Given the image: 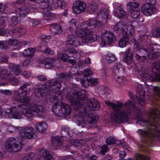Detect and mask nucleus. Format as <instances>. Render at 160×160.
I'll list each match as a JSON object with an SVG mask.
<instances>
[{
  "label": "nucleus",
  "instance_id": "nucleus-63",
  "mask_svg": "<svg viewBox=\"0 0 160 160\" xmlns=\"http://www.w3.org/2000/svg\"><path fill=\"white\" fill-rule=\"evenodd\" d=\"M54 16L53 13L50 12H47L45 15L44 17L46 19L51 20L52 18H54Z\"/></svg>",
  "mask_w": 160,
  "mask_h": 160
},
{
  "label": "nucleus",
  "instance_id": "nucleus-10",
  "mask_svg": "<svg viewBox=\"0 0 160 160\" xmlns=\"http://www.w3.org/2000/svg\"><path fill=\"white\" fill-rule=\"evenodd\" d=\"M31 111L37 113L41 117L44 116L45 112V109L42 106L34 103H31L29 105L28 109L26 108L22 109V111L23 114L28 118L33 117L34 114Z\"/></svg>",
  "mask_w": 160,
  "mask_h": 160
},
{
  "label": "nucleus",
  "instance_id": "nucleus-40",
  "mask_svg": "<svg viewBox=\"0 0 160 160\" xmlns=\"http://www.w3.org/2000/svg\"><path fill=\"white\" fill-rule=\"evenodd\" d=\"M47 128V125L45 122H39L37 124L36 128L38 132H42L45 131Z\"/></svg>",
  "mask_w": 160,
  "mask_h": 160
},
{
  "label": "nucleus",
  "instance_id": "nucleus-2",
  "mask_svg": "<svg viewBox=\"0 0 160 160\" xmlns=\"http://www.w3.org/2000/svg\"><path fill=\"white\" fill-rule=\"evenodd\" d=\"M149 115L150 121L142 118L137 121V123L139 124L143 123L150 126L145 130L139 129L138 132L143 137H156L160 142V130L158 131V127L160 125V111L156 108L153 109L151 110Z\"/></svg>",
  "mask_w": 160,
  "mask_h": 160
},
{
  "label": "nucleus",
  "instance_id": "nucleus-21",
  "mask_svg": "<svg viewBox=\"0 0 160 160\" xmlns=\"http://www.w3.org/2000/svg\"><path fill=\"white\" fill-rule=\"evenodd\" d=\"M130 48L129 47L126 50L123 60L127 64H130L132 61L133 54L130 52Z\"/></svg>",
  "mask_w": 160,
  "mask_h": 160
},
{
  "label": "nucleus",
  "instance_id": "nucleus-59",
  "mask_svg": "<svg viewBox=\"0 0 160 160\" xmlns=\"http://www.w3.org/2000/svg\"><path fill=\"white\" fill-rule=\"evenodd\" d=\"M108 150V146L106 145H103L101 147V150L99 152V153L101 155H104Z\"/></svg>",
  "mask_w": 160,
  "mask_h": 160
},
{
  "label": "nucleus",
  "instance_id": "nucleus-27",
  "mask_svg": "<svg viewBox=\"0 0 160 160\" xmlns=\"http://www.w3.org/2000/svg\"><path fill=\"white\" fill-rule=\"evenodd\" d=\"M40 156L43 158V160H55L52 156L45 148L40 151Z\"/></svg>",
  "mask_w": 160,
  "mask_h": 160
},
{
  "label": "nucleus",
  "instance_id": "nucleus-9",
  "mask_svg": "<svg viewBox=\"0 0 160 160\" xmlns=\"http://www.w3.org/2000/svg\"><path fill=\"white\" fill-rule=\"evenodd\" d=\"M31 111L37 113L41 117L44 116L45 112V109L42 106L34 103H31L29 105L28 109L26 108L22 109V111L23 114L28 118L33 117L34 114Z\"/></svg>",
  "mask_w": 160,
  "mask_h": 160
},
{
  "label": "nucleus",
  "instance_id": "nucleus-11",
  "mask_svg": "<svg viewBox=\"0 0 160 160\" xmlns=\"http://www.w3.org/2000/svg\"><path fill=\"white\" fill-rule=\"evenodd\" d=\"M31 111L37 113L41 117L44 116L45 112V109L42 106L34 103H31L29 105L28 109L26 108L22 109V111L23 114L28 118L33 117L34 114Z\"/></svg>",
  "mask_w": 160,
  "mask_h": 160
},
{
  "label": "nucleus",
  "instance_id": "nucleus-23",
  "mask_svg": "<svg viewBox=\"0 0 160 160\" xmlns=\"http://www.w3.org/2000/svg\"><path fill=\"white\" fill-rule=\"evenodd\" d=\"M65 52L67 57H72L74 58H79L77 55H79L78 52L75 49L72 48H69L65 50Z\"/></svg>",
  "mask_w": 160,
  "mask_h": 160
},
{
  "label": "nucleus",
  "instance_id": "nucleus-51",
  "mask_svg": "<svg viewBox=\"0 0 160 160\" xmlns=\"http://www.w3.org/2000/svg\"><path fill=\"white\" fill-rule=\"evenodd\" d=\"M115 15L119 18H122L126 15V13L124 10L120 12H115Z\"/></svg>",
  "mask_w": 160,
  "mask_h": 160
},
{
  "label": "nucleus",
  "instance_id": "nucleus-64",
  "mask_svg": "<svg viewBox=\"0 0 160 160\" xmlns=\"http://www.w3.org/2000/svg\"><path fill=\"white\" fill-rule=\"evenodd\" d=\"M153 89L154 91V95L160 97V88L157 87H153Z\"/></svg>",
  "mask_w": 160,
  "mask_h": 160
},
{
  "label": "nucleus",
  "instance_id": "nucleus-3",
  "mask_svg": "<svg viewBox=\"0 0 160 160\" xmlns=\"http://www.w3.org/2000/svg\"><path fill=\"white\" fill-rule=\"evenodd\" d=\"M133 42L134 51L136 59L142 62L146 59V56L151 59H154L160 55V47L156 44H149L146 45V48H142L141 45L136 42L133 38L131 40Z\"/></svg>",
  "mask_w": 160,
  "mask_h": 160
},
{
  "label": "nucleus",
  "instance_id": "nucleus-7",
  "mask_svg": "<svg viewBox=\"0 0 160 160\" xmlns=\"http://www.w3.org/2000/svg\"><path fill=\"white\" fill-rule=\"evenodd\" d=\"M31 111L37 113L41 117L44 116L45 112V109L42 106L34 103H31L29 105L28 109L26 108L22 109V111L23 114L28 118L33 117L34 114Z\"/></svg>",
  "mask_w": 160,
  "mask_h": 160
},
{
  "label": "nucleus",
  "instance_id": "nucleus-46",
  "mask_svg": "<svg viewBox=\"0 0 160 160\" xmlns=\"http://www.w3.org/2000/svg\"><path fill=\"white\" fill-rule=\"evenodd\" d=\"M105 59L108 63H111L115 61L116 59L115 56L112 54L108 53L105 57Z\"/></svg>",
  "mask_w": 160,
  "mask_h": 160
},
{
  "label": "nucleus",
  "instance_id": "nucleus-29",
  "mask_svg": "<svg viewBox=\"0 0 160 160\" xmlns=\"http://www.w3.org/2000/svg\"><path fill=\"white\" fill-rule=\"evenodd\" d=\"M113 72L114 75H120L124 72V70L120 63H116L113 66Z\"/></svg>",
  "mask_w": 160,
  "mask_h": 160
},
{
  "label": "nucleus",
  "instance_id": "nucleus-15",
  "mask_svg": "<svg viewBox=\"0 0 160 160\" xmlns=\"http://www.w3.org/2000/svg\"><path fill=\"white\" fill-rule=\"evenodd\" d=\"M86 5L83 2L78 1L76 2L73 6V9L74 11L76 13L79 14L85 11Z\"/></svg>",
  "mask_w": 160,
  "mask_h": 160
},
{
  "label": "nucleus",
  "instance_id": "nucleus-62",
  "mask_svg": "<svg viewBox=\"0 0 160 160\" xmlns=\"http://www.w3.org/2000/svg\"><path fill=\"white\" fill-rule=\"evenodd\" d=\"M135 158L137 160H150L149 158L146 157L144 156L139 154L136 155Z\"/></svg>",
  "mask_w": 160,
  "mask_h": 160
},
{
  "label": "nucleus",
  "instance_id": "nucleus-36",
  "mask_svg": "<svg viewBox=\"0 0 160 160\" xmlns=\"http://www.w3.org/2000/svg\"><path fill=\"white\" fill-rule=\"evenodd\" d=\"M11 73L10 71L4 68H0V77L2 79L9 78Z\"/></svg>",
  "mask_w": 160,
  "mask_h": 160
},
{
  "label": "nucleus",
  "instance_id": "nucleus-5",
  "mask_svg": "<svg viewBox=\"0 0 160 160\" xmlns=\"http://www.w3.org/2000/svg\"><path fill=\"white\" fill-rule=\"evenodd\" d=\"M76 35L81 38L83 43H89L98 40L99 37L96 34H92V32L89 28L88 21L82 22L79 30H77Z\"/></svg>",
  "mask_w": 160,
  "mask_h": 160
},
{
  "label": "nucleus",
  "instance_id": "nucleus-41",
  "mask_svg": "<svg viewBox=\"0 0 160 160\" xmlns=\"http://www.w3.org/2000/svg\"><path fill=\"white\" fill-rule=\"evenodd\" d=\"M70 26L69 28V30L71 32H72L79 25V23L76 19H72L69 22Z\"/></svg>",
  "mask_w": 160,
  "mask_h": 160
},
{
  "label": "nucleus",
  "instance_id": "nucleus-54",
  "mask_svg": "<svg viewBox=\"0 0 160 160\" xmlns=\"http://www.w3.org/2000/svg\"><path fill=\"white\" fill-rule=\"evenodd\" d=\"M114 78L115 80L120 83H123L125 80L124 77L120 76L119 75H114Z\"/></svg>",
  "mask_w": 160,
  "mask_h": 160
},
{
  "label": "nucleus",
  "instance_id": "nucleus-42",
  "mask_svg": "<svg viewBox=\"0 0 160 160\" xmlns=\"http://www.w3.org/2000/svg\"><path fill=\"white\" fill-rule=\"evenodd\" d=\"M54 61V60L50 58L46 61H43L42 62V63L44 64L45 66L46 67L51 68L53 67V63Z\"/></svg>",
  "mask_w": 160,
  "mask_h": 160
},
{
  "label": "nucleus",
  "instance_id": "nucleus-52",
  "mask_svg": "<svg viewBox=\"0 0 160 160\" xmlns=\"http://www.w3.org/2000/svg\"><path fill=\"white\" fill-rule=\"evenodd\" d=\"M34 153L31 152L23 158L21 160H32L34 157Z\"/></svg>",
  "mask_w": 160,
  "mask_h": 160
},
{
  "label": "nucleus",
  "instance_id": "nucleus-17",
  "mask_svg": "<svg viewBox=\"0 0 160 160\" xmlns=\"http://www.w3.org/2000/svg\"><path fill=\"white\" fill-rule=\"evenodd\" d=\"M102 37L106 40L108 44L114 42L116 39V37L113 33L109 31L104 32L102 36Z\"/></svg>",
  "mask_w": 160,
  "mask_h": 160
},
{
  "label": "nucleus",
  "instance_id": "nucleus-31",
  "mask_svg": "<svg viewBox=\"0 0 160 160\" xmlns=\"http://www.w3.org/2000/svg\"><path fill=\"white\" fill-rule=\"evenodd\" d=\"M97 15L98 18H101L103 20L106 21L108 16V11L107 9H103L97 12Z\"/></svg>",
  "mask_w": 160,
  "mask_h": 160
},
{
  "label": "nucleus",
  "instance_id": "nucleus-24",
  "mask_svg": "<svg viewBox=\"0 0 160 160\" xmlns=\"http://www.w3.org/2000/svg\"><path fill=\"white\" fill-rule=\"evenodd\" d=\"M88 22L90 29L94 28L97 27H100L102 25L101 22L97 20L95 18H93L91 19H89Z\"/></svg>",
  "mask_w": 160,
  "mask_h": 160
},
{
  "label": "nucleus",
  "instance_id": "nucleus-13",
  "mask_svg": "<svg viewBox=\"0 0 160 160\" xmlns=\"http://www.w3.org/2000/svg\"><path fill=\"white\" fill-rule=\"evenodd\" d=\"M19 132L20 136L22 139H31L33 137L34 134V129L30 127L24 128L20 127Z\"/></svg>",
  "mask_w": 160,
  "mask_h": 160
},
{
  "label": "nucleus",
  "instance_id": "nucleus-50",
  "mask_svg": "<svg viewBox=\"0 0 160 160\" xmlns=\"http://www.w3.org/2000/svg\"><path fill=\"white\" fill-rule=\"evenodd\" d=\"M55 7L57 8H64L65 4L62 0H58L55 3Z\"/></svg>",
  "mask_w": 160,
  "mask_h": 160
},
{
  "label": "nucleus",
  "instance_id": "nucleus-48",
  "mask_svg": "<svg viewBox=\"0 0 160 160\" xmlns=\"http://www.w3.org/2000/svg\"><path fill=\"white\" fill-rule=\"evenodd\" d=\"M128 5L131 10H135L138 8L139 4L138 3L129 2L128 3Z\"/></svg>",
  "mask_w": 160,
  "mask_h": 160
},
{
  "label": "nucleus",
  "instance_id": "nucleus-20",
  "mask_svg": "<svg viewBox=\"0 0 160 160\" xmlns=\"http://www.w3.org/2000/svg\"><path fill=\"white\" fill-rule=\"evenodd\" d=\"M152 72H155L158 71L159 73H156L155 76L156 79L158 80H160V61L158 60H156L153 63L152 67Z\"/></svg>",
  "mask_w": 160,
  "mask_h": 160
},
{
  "label": "nucleus",
  "instance_id": "nucleus-1",
  "mask_svg": "<svg viewBox=\"0 0 160 160\" xmlns=\"http://www.w3.org/2000/svg\"><path fill=\"white\" fill-rule=\"evenodd\" d=\"M86 97L84 90L77 92L72 95L68 93L67 97L72 102V105L75 111V114L78 116L75 122L79 126H81L82 128L85 125L84 117L87 115V110L83 102Z\"/></svg>",
  "mask_w": 160,
  "mask_h": 160
},
{
  "label": "nucleus",
  "instance_id": "nucleus-47",
  "mask_svg": "<svg viewBox=\"0 0 160 160\" xmlns=\"http://www.w3.org/2000/svg\"><path fill=\"white\" fill-rule=\"evenodd\" d=\"M23 97L22 98L19 102L22 104L23 105L27 106L30 102V98L28 96H23Z\"/></svg>",
  "mask_w": 160,
  "mask_h": 160
},
{
  "label": "nucleus",
  "instance_id": "nucleus-16",
  "mask_svg": "<svg viewBox=\"0 0 160 160\" xmlns=\"http://www.w3.org/2000/svg\"><path fill=\"white\" fill-rule=\"evenodd\" d=\"M29 11L28 7L24 6L16 9L14 11L13 13L18 17H23L27 16Z\"/></svg>",
  "mask_w": 160,
  "mask_h": 160
},
{
  "label": "nucleus",
  "instance_id": "nucleus-39",
  "mask_svg": "<svg viewBox=\"0 0 160 160\" xmlns=\"http://www.w3.org/2000/svg\"><path fill=\"white\" fill-rule=\"evenodd\" d=\"M36 3H40L41 8L45 9L48 7L49 0H29Z\"/></svg>",
  "mask_w": 160,
  "mask_h": 160
},
{
  "label": "nucleus",
  "instance_id": "nucleus-32",
  "mask_svg": "<svg viewBox=\"0 0 160 160\" xmlns=\"http://www.w3.org/2000/svg\"><path fill=\"white\" fill-rule=\"evenodd\" d=\"M45 86L47 88L45 90L44 89L43 87L35 89L34 90L35 95L38 97H42L44 96V94H46L47 91H50V92L48 87L46 85V83L45 84Z\"/></svg>",
  "mask_w": 160,
  "mask_h": 160
},
{
  "label": "nucleus",
  "instance_id": "nucleus-60",
  "mask_svg": "<svg viewBox=\"0 0 160 160\" xmlns=\"http://www.w3.org/2000/svg\"><path fill=\"white\" fill-rule=\"evenodd\" d=\"M87 81L90 84L95 85L98 83V79L90 77L87 78Z\"/></svg>",
  "mask_w": 160,
  "mask_h": 160
},
{
  "label": "nucleus",
  "instance_id": "nucleus-28",
  "mask_svg": "<svg viewBox=\"0 0 160 160\" xmlns=\"http://www.w3.org/2000/svg\"><path fill=\"white\" fill-rule=\"evenodd\" d=\"M97 116L95 114L91 113L88 118L87 121L89 127L92 128L95 126L96 122Z\"/></svg>",
  "mask_w": 160,
  "mask_h": 160
},
{
  "label": "nucleus",
  "instance_id": "nucleus-4",
  "mask_svg": "<svg viewBox=\"0 0 160 160\" xmlns=\"http://www.w3.org/2000/svg\"><path fill=\"white\" fill-rule=\"evenodd\" d=\"M105 103L115 111L118 110L122 107L125 108V110L119 111L115 114L112 116V119L115 122H126L128 119V113L131 110L135 108V103L133 100L128 101L125 103L124 105L122 102H117V103H114L109 101H106Z\"/></svg>",
  "mask_w": 160,
  "mask_h": 160
},
{
  "label": "nucleus",
  "instance_id": "nucleus-58",
  "mask_svg": "<svg viewBox=\"0 0 160 160\" xmlns=\"http://www.w3.org/2000/svg\"><path fill=\"white\" fill-rule=\"evenodd\" d=\"M20 127H14L12 125H10L8 126L7 128V130L10 132H12L14 131L17 130L18 131L20 130Z\"/></svg>",
  "mask_w": 160,
  "mask_h": 160
},
{
  "label": "nucleus",
  "instance_id": "nucleus-44",
  "mask_svg": "<svg viewBox=\"0 0 160 160\" xmlns=\"http://www.w3.org/2000/svg\"><path fill=\"white\" fill-rule=\"evenodd\" d=\"M88 11L90 13H93L97 10V7L96 4L94 2H92L87 8Z\"/></svg>",
  "mask_w": 160,
  "mask_h": 160
},
{
  "label": "nucleus",
  "instance_id": "nucleus-25",
  "mask_svg": "<svg viewBox=\"0 0 160 160\" xmlns=\"http://www.w3.org/2000/svg\"><path fill=\"white\" fill-rule=\"evenodd\" d=\"M88 141V139L87 138H83L76 140H71V144L76 147L81 146L86 144Z\"/></svg>",
  "mask_w": 160,
  "mask_h": 160
},
{
  "label": "nucleus",
  "instance_id": "nucleus-61",
  "mask_svg": "<svg viewBox=\"0 0 160 160\" xmlns=\"http://www.w3.org/2000/svg\"><path fill=\"white\" fill-rule=\"evenodd\" d=\"M141 78L143 80H146L150 79L151 78L148 72H142L141 75Z\"/></svg>",
  "mask_w": 160,
  "mask_h": 160
},
{
  "label": "nucleus",
  "instance_id": "nucleus-26",
  "mask_svg": "<svg viewBox=\"0 0 160 160\" xmlns=\"http://www.w3.org/2000/svg\"><path fill=\"white\" fill-rule=\"evenodd\" d=\"M8 112L5 111V112L6 113L12 114L13 118H14L20 119L22 118V115L19 113L18 110L15 108H10Z\"/></svg>",
  "mask_w": 160,
  "mask_h": 160
},
{
  "label": "nucleus",
  "instance_id": "nucleus-53",
  "mask_svg": "<svg viewBox=\"0 0 160 160\" xmlns=\"http://www.w3.org/2000/svg\"><path fill=\"white\" fill-rule=\"evenodd\" d=\"M20 65L14 66H13L12 70L15 75H18L21 73V72L20 70Z\"/></svg>",
  "mask_w": 160,
  "mask_h": 160
},
{
  "label": "nucleus",
  "instance_id": "nucleus-55",
  "mask_svg": "<svg viewBox=\"0 0 160 160\" xmlns=\"http://www.w3.org/2000/svg\"><path fill=\"white\" fill-rule=\"evenodd\" d=\"M9 45L7 42L5 41H0V48L6 50L9 48Z\"/></svg>",
  "mask_w": 160,
  "mask_h": 160
},
{
  "label": "nucleus",
  "instance_id": "nucleus-34",
  "mask_svg": "<svg viewBox=\"0 0 160 160\" xmlns=\"http://www.w3.org/2000/svg\"><path fill=\"white\" fill-rule=\"evenodd\" d=\"M62 138L58 136L53 137L52 140V145L56 148L62 145Z\"/></svg>",
  "mask_w": 160,
  "mask_h": 160
},
{
  "label": "nucleus",
  "instance_id": "nucleus-6",
  "mask_svg": "<svg viewBox=\"0 0 160 160\" xmlns=\"http://www.w3.org/2000/svg\"><path fill=\"white\" fill-rule=\"evenodd\" d=\"M58 77L48 80L46 82V85L52 92L60 95L62 92L60 90L61 87V82L63 78H70V75L63 73L59 74Z\"/></svg>",
  "mask_w": 160,
  "mask_h": 160
},
{
  "label": "nucleus",
  "instance_id": "nucleus-38",
  "mask_svg": "<svg viewBox=\"0 0 160 160\" xmlns=\"http://www.w3.org/2000/svg\"><path fill=\"white\" fill-rule=\"evenodd\" d=\"M52 110L57 116H61L63 113L62 112L63 110L62 109L61 106L58 105L57 103H55L52 106Z\"/></svg>",
  "mask_w": 160,
  "mask_h": 160
},
{
  "label": "nucleus",
  "instance_id": "nucleus-30",
  "mask_svg": "<svg viewBox=\"0 0 160 160\" xmlns=\"http://www.w3.org/2000/svg\"><path fill=\"white\" fill-rule=\"evenodd\" d=\"M18 89L19 90H21L22 93L24 94L26 96L30 93L31 90V86L28 83H25L20 86Z\"/></svg>",
  "mask_w": 160,
  "mask_h": 160
},
{
  "label": "nucleus",
  "instance_id": "nucleus-18",
  "mask_svg": "<svg viewBox=\"0 0 160 160\" xmlns=\"http://www.w3.org/2000/svg\"><path fill=\"white\" fill-rule=\"evenodd\" d=\"M127 28L125 24L121 22H119L115 25L113 28V30L114 31L118 32L122 31V35H126L128 32Z\"/></svg>",
  "mask_w": 160,
  "mask_h": 160
},
{
  "label": "nucleus",
  "instance_id": "nucleus-37",
  "mask_svg": "<svg viewBox=\"0 0 160 160\" xmlns=\"http://www.w3.org/2000/svg\"><path fill=\"white\" fill-rule=\"evenodd\" d=\"M128 33L126 35H123V37L119 41L118 44L119 46L122 48L126 46L128 43Z\"/></svg>",
  "mask_w": 160,
  "mask_h": 160
},
{
  "label": "nucleus",
  "instance_id": "nucleus-8",
  "mask_svg": "<svg viewBox=\"0 0 160 160\" xmlns=\"http://www.w3.org/2000/svg\"><path fill=\"white\" fill-rule=\"evenodd\" d=\"M31 111L37 113L41 117L44 116L45 112V109L42 106L34 103H31L29 105L28 109L26 108L22 109V111L23 114L28 118L33 117L34 114Z\"/></svg>",
  "mask_w": 160,
  "mask_h": 160
},
{
  "label": "nucleus",
  "instance_id": "nucleus-19",
  "mask_svg": "<svg viewBox=\"0 0 160 160\" xmlns=\"http://www.w3.org/2000/svg\"><path fill=\"white\" fill-rule=\"evenodd\" d=\"M67 45L74 46L77 47L80 45V42L78 40H76L75 36L73 35H70L68 37L67 42Z\"/></svg>",
  "mask_w": 160,
  "mask_h": 160
},
{
  "label": "nucleus",
  "instance_id": "nucleus-12",
  "mask_svg": "<svg viewBox=\"0 0 160 160\" xmlns=\"http://www.w3.org/2000/svg\"><path fill=\"white\" fill-rule=\"evenodd\" d=\"M5 146L8 152H16L21 150L23 145L18 138L10 137L6 140Z\"/></svg>",
  "mask_w": 160,
  "mask_h": 160
},
{
  "label": "nucleus",
  "instance_id": "nucleus-45",
  "mask_svg": "<svg viewBox=\"0 0 160 160\" xmlns=\"http://www.w3.org/2000/svg\"><path fill=\"white\" fill-rule=\"evenodd\" d=\"M35 52V49L33 48H28V49L25 50L23 53L25 55L29 57H32L33 56Z\"/></svg>",
  "mask_w": 160,
  "mask_h": 160
},
{
  "label": "nucleus",
  "instance_id": "nucleus-35",
  "mask_svg": "<svg viewBox=\"0 0 160 160\" xmlns=\"http://www.w3.org/2000/svg\"><path fill=\"white\" fill-rule=\"evenodd\" d=\"M19 89L18 91H14L13 93L12 99L17 102H19L22 96H26L24 94L22 93V92H19Z\"/></svg>",
  "mask_w": 160,
  "mask_h": 160
},
{
  "label": "nucleus",
  "instance_id": "nucleus-22",
  "mask_svg": "<svg viewBox=\"0 0 160 160\" xmlns=\"http://www.w3.org/2000/svg\"><path fill=\"white\" fill-rule=\"evenodd\" d=\"M146 90L147 89L145 86L142 84H138L136 87L137 97H139L140 98L145 97Z\"/></svg>",
  "mask_w": 160,
  "mask_h": 160
},
{
  "label": "nucleus",
  "instance_id": "nucleus-14",
  "mask_svg": "<svg viewBox=\"0 0 160 160\" xmlns=\"http://www.w3.org/2000/svg\"><path fill=\"white\" fill-rule=\"evenodd\" d=\"M157 9L155 7H152L149 3H145L141 8L142 13L147 16H150L157 11Z\"/></svg>",
  "mask_w": 160,
  "mask_h": 160
},
{
  "label": "nucleus",
  "instance_id": "nucleus-33",
  "mask_svg": "<svg viewBox=\"0 0 160 160\" xmlns=\"http://www.w3.org/2000/svg\"><path fill=\"white\" fill-rule=\"evenodd\" d=\"M87 105L89 109L92 110H97L99 107L98 102L94 99L88 101Z\"/></svg>",
  "mask_w": 160,
  "mask_h": 160
},
{
  "label": "nucleus",
  "instance_id": "nucleus-56",
  "mask_svg": "<svg viewBox=\"0 0 160 160\" xmlns=\"http://www.w3.org/2000/svg\"><path fill=\"white\" fill-rule=\"evenodd\" d=\"M18 22V19L16 16H13L11 19L10 25L12 26L17 25Z\"/></svg>",
  "mask_w": 160,
  "mask_h": 160
},
{
  "label": "nucleus",
  "instance_id": "nucleus-49",
  "mask_svg": "<svg viewBox=\"0 0 160 160\" xmlns=\"http://www.w3.org/2000/svg\"><path fill=\"white\" fill-rule=\"evenodd\" d=\"M140 14V9L139 8H138L135 10L131 11V16L133 18H137L139 17Z\"/></svg>",
  "mask_w": 160,
  "mask_h": 160
},
{
  "label": "nucleus",
  "instance_id": "nucleus-57",
  "mask_svg": "<svg viewBox=\"0 0 160 160\" xmlns=\"http://www.w3.org/2000/svg\"><path fill=\"white\" fill-rule=\"evenodd\" d=\"M10 80V82L12 85H16L18 83L19 80L17 78L12 77V74L9 77V78L8 79Z\"/></svg>",
  "mask_w": 160,
  "mask_h": 160
},
{
  "label": "nucleus",
  "instance_id": "nucleus-43",
  "mask_svg": "<svg viewBox=\"0 0 160 160\" xmlns=\"http://www.w3.org/2000/svg\"><path fill=\"white\" fill-rule=\"evenodd\" d=\"M53 28L54 29L55 31L54 34L58 35L61 33L62 30L61 25L57 24L52 25Z\"/></svg>",
  "mask_w": 160,
  "mask_h": 160
}]
</instances>
